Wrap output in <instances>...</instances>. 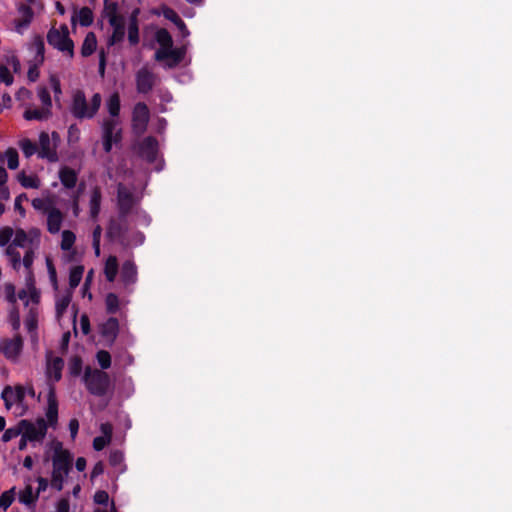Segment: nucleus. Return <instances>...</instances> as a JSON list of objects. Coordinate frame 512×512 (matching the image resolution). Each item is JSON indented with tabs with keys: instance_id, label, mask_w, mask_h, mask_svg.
I'll list each match as a JSON object with an SVG mask.
<instances>
[{
	"instance_id": "obj_1",
	"label": "nucleus",
	"mask_w": 512,
	"mask_h": 512,
	"mask_svg": "<svg viewBox=\"0 0 512 512\" xmlns=\"http://www.w3.org/2000/svg\"><path fill=\"white\" fill-rule=\"evenodd\" d=\"M41 243V231L37 227L27 230L15 229V236L5 250L6 256L14 270L18 271L23 265L28 272L31 270L35 253Z\"/></svg>"
},
{
	"instance_id": "obj_2",
	"label": "nucleus",
	"mask_w": 512,
	"mask_h": 512,
	"mask_svg": "<svg viewBox=\"0 0 512 512\" xmlns=\"http://www.w3.org/2000/svg\"><path fill=\"white\" fill-rule=\"evenodd\" d=\"M50 449L52 455L50 460L52 462V472L50 485L57 491H61L64 486V482L73 465L72 453L63 447V444L59 441L51 443Z\"/></svg>"
},
{
	"instance_id": "obj_3",
	"label": "nucleus",
	"mask_w": 512,
	"mask_h": 512,
	"mask_svg": "<svg viewBox=\"0 0 512 512\" xmlns=\"http://www.w3.org/2000/svg\"><path fill=\"white\" fill-rule=\"evenodd\" d=\"M155 40L159 45L155 52L156 61L162 62L166 68H173L182 62L186 49L185 47L174 48L172 36L166 29H158L155 32Z\"/></svg>"
},
{
	"instance_id": "obj_4",
	"label": "nucleus",
	"mask_w": 512,
	"mask_h": 512,
	"mask_svg": "<svg viewBox=\"0 0 512 512\" xmlns=\"http://www.w3.org/2000/svg\"><path fill=\"white\" fill-rule=\"evenodd\" d=\"M101 95L95 93L88 102L82 90H76L72 95L71 113L78 119L93 118L101 105Z\"/></svg>"
},
{
	"instance_id": "obj_5",
	"label": "nucleus",
	"mask_w": 512,
	"mask_h": 512,
	"mask_svg": "<svg viewBox=\"0 0 512 512\" xmlns=\"http://www.w3.org/2000/svg\"><path fill=\"white\" fill-rule=\"evenodd\" d=\"M86 389L95 396H104L111 388L109 375L96 368L86 367L83 374Z\"/></svg>"
},
{
	"instance_id": "obj_6",
	"label": "nucleus",
	"mask_w": 512,
	"mask_h": 512,
	"mask_svg": "<svg viewBox=\"0 0 512 512\" xmlns=\"http://www.w3.org/2000/svg\"><path fill=\"white\" fill-rule=\"evenodd\" d=\"M2 399L5 407L12 410L16 416H22L26 413L28 405L25 402L24 386H7L2 392Z\"/></svg>"
},
{
	"instance_id": "obj_7",
	"label": "nucleus",
	"mask_w": 512,
	"mask_h": 512,
	"mask_svg": "<svg viewBox=\"0 0 512 512\" xmlns=\"http://www.w3.org/2000/svg\"><path fill=\"white\" fill-rule=\"evenodd\" d=\"M49 45L66 54L70 58L74 55V43L69 37V29L63 24L60 27H52L47 34Z\"/></svg>"
},
{
	"instance_id": "obj_8",
	"label": "nucleus",
	"mask_w": 512,
	"mask_h": 512,
	"mask_svg": "<svg viewBox=\"0 0 512 512\" xmlns=\"http://www.w3.org/2000/svg\"><path fill=\"white\" fill-rule=\"evenodd\" d=\"M59 141L60 137L57 132H52L51 135L41 132L38 142V156L49 162L58 161L57 147Z\"/></svg>"
},
{
	"instance_id": "obj_9",
	"label": "nucleus",
	"mask_w": 512,
	"mask_h": 512,
	"mask_svg": "<svg viewBox=\"0 0 512 512\" xmlns=\"http://www.w3.org/2000/svg\"><path fill=\"white\" fill-rule=\"evenodd\" d=\"M137 92L147 94L158 84L159 77L149 67L143 66L135 74Z\"/></svg>"
},
{
	"instance_id": "obj_10",
	"label": "nucleus",
	"mask_w": 512,
	"mask_h": 512,
	"mask_svg": "<svg viewBox=\"0 0 512 512\" xmlns=\"http://www.w3.org/2000/svg\"><path fill=\"white\" fill-rule=\"evenodd\" d=\"M103 147L106 152H110L112 145L121 139V128L118 119L110 118L103 122Z\"/></svg>"
},
{
	"instance_id": "obj_11",
	"label": "nucleus",
	"mask_w": 512,
	"mask_h": 512,
	"mask_svg": "<svg viewBox=\"0 0 512 512\" xmlns=\"http://www.w3.org/2000/svg\"><path fill=\"white\" fill-rule=\"evenodd\" d=\"M23 340L20 335H15L13 338L2 340L0 344V352L11 362H17L22 353Z\"/></svg>"
},
{
	"instance_id": "obj_12",
	"label": "nucleus",
	"mask_w": 512,
	"mask_h": 512,
	"mask_svg": "<svg viewBox=\"0 0 512 512\" xmlns=\"http://www.w3.org/2000/svg\"><path fill=\"white\" fill-rule=\"evenodd\" d=\"M150 119V111L148 106L145 103L139 102L137 103L132 112V127L133 130L142 134L147 128L148 122Z\"/></svg>"
},
{
	"instance_id": "obj_13",
	"label": "nucleus",
	"mask_w": 512,
	"mask_h": 512,
	"mask_svg": "<svg viewBox=\"0 0 512 512\" xmlns=\"http://www.w3.org/2000/svg\"><path fill=\"white\" fill-rule=\"evenodd\" d=\"M22 433L26 435L29 441H42L47 433V423L44 419H38L35 423L26 420L21 421Z\"/></svg>"
},
{
	"instance_id": "obj_14",
	"label": "nucleus",
	"mask_w": 512,
	"mask_h": 512,
	"mask_svg": "<svg viewBox=\"0 0 512 512\" xmlns=\"http://www.w3.org/2000/svg\"><path fill=\"white\" fill-rule=\"evenodd\" d=\"M64 361L60 357H49L46 365V377L48 386L54 387V384L61 379Z\"/></svg>"
},
{
	"instance_id": "obj_15",
	"label": "nucleus",
	"mask_w": 512,
	"mask_h": 512,
	"mask_svg": "<svg viewBox=\"0 0 512 512\" xmlns=\"http://www.w3.org/2000/svg\"><path fill=\"white\" fill-rule=\"evenodd\" d=\"M120 279L125 288L133 286L138 280V271L135 262L131 259L126 260L120 270Z\"/></svg>"
},
{
	"instance_id": "obj_16",
	"label": "nucleus",
	"mask_w": 512,
	"mask_h": 512,
	"mask_svg": "<svg viewBox=\"0 0 512 512\" xmlns=\"http://www.w3.org/2000/svg\"><path fill=\"white\" fill-rule=\"evenodd\" d=\"M46 418L47 426H56L58 421V401L56 398L55 387L52 385L48 388Z\"/></svg>"
},
{
	"instance_id": "obj_17",
	"label": "nucleus",
	"mask_w": 512,
	"mask_h": 512,
	"mask_svg": "<svg viewBox=\"0 0 512 512\" xmlns=\"http://www.w3.org/2000/svg\"><path fill=\"white\" fill-rule=\"evenodd\" d=\"M136 203V198L133 192L124 186L123 184L118 185V205L122 214H127L131 211L132 207Z\"/></svg>"
},
{
	"instance_id": "obj_18",
	"label": "nucleus",
	"mask_w": 512,
	"mask_h": 512,
	"mask_svg": "<svg viewBox=\"0 0 512 512\" xmlns=\"http://www.w3.org/2000/svg\"><path fill=\"white\" fill-rule=\"evenodd\" d=\"M46 218V228L50 234H58L62 228L65 214L57 207L50 209Z\"/></svg>"
},
{
	"instance_id": "obj_19",
	"label": "nucleus",
	"mask_w": 512,
	"mask_h": 512,
	"mask_svg": "<svg viewBox=\"0 0 512 512\" xmlns=\"http://www.w3.org/2000/svg\"><path fill=\"white\" fill-rule=\"evenodd\" d=\"M139 152L147 161H155L158 153V142L153 137L145 138L140 144Z\"/></svg>"
},
{
	"instance_id": "obj_20",
	"label": "nucleus",
	"mask_w": 512,
	"mask_h": 512,
	"mask_svg": "<svg viewBox=\"0 0 512 512\" xmlns=\"http://www.w3.org/2000/svg\"><path fill=\"white\" fill-rule=\"evenodd\" d=\"M109 24L113 28V33L109 39V44L115 45L124 39L125 19H124V17L111 16Z\"/></svg>"
},
{
	"instance_id": "obj_21",
	"label": "nucleus",
	"mask_w": 512,
	"mask_h": 512,
	"mask_svg": "<svg viewBox=\"0 0 512 512\" xmlns=\"http://www.w3.org/2000/svg\"><path fill=\"white\" fill-rule=\"evenodd\" d=\"M58 177L66 189H74L78 182V172L69 166H62L58 171Z\"/></svg>"
},
{
	"instance_id": "obj_22",
	"label": "nucleus",
	"mask_w": 512,
	"mask_h": 512,
	"mask_svg": "<svg viewBox=\"0 0 512 512\" xmlns=\"http://www.w3.org/2000/svg\"><path fill=\"white\" fill-rule=\"evenodd\" d=\"M39 310L36 306L29 308L28 314L24 320L25 328L30 334L33 342L37 341V326H38Z\"/></svg>"
},
{
	"instance_id": "obj_23",
	"label": "nucleus",
	"mask_w": 512,
	"mask_h": 512,
	"mask_svg": "<svg viewBox=\"0 0 512 512\" xmlns=\"http://www.w3.org/2000/svg\"><path fill=\"white\" fill-rule=\"evenodd\" d=\"M73 292L71 290H66L63 293H58L55 300V309H56V316L58 319H60L64 313L66 312L67 308L69 307L72 299Z\"/></svg>"
},
{
	"instance_id": "obj_24",
	"label": "nucleus",
	"mask_w": 512,
	"mask_h": 512,
	"mask_svg": "<svg viewBox=\"0 0 512 512\" xmlns=\"http://www.w3.org/2000/svg\"><path fill=\"white\" fill-rule=\"evenodd\" d=\"M101 198L100 188L97 186L93 187L89 193V213L92 219H96L99 215Z\"/></svg>"
},
{
	"instance_id": "obj_25",
	"label": "nucleus",
	"mask_w": 512,
	"mask_h": 512,
	"mask_svg": "<svg viewBox=\"0 0 512 512\" xmlns=\"http://www.w3.org/2000/svg\"><path fill=\"white\" fill-rule=\"evenodd\" d=\"M119 331V322L116 318H109L101 326V335L112 342L117 337Z\"/></svg>"
},
{
	"instance_id": "obj_26",
	"label": "nucleus",
	"mask_w": 512,
	"mask_h": 512,
	"mask_svg": "<svg viewBox=\"0 0 512 512\" xmlns=\"http://www.w3.org/2000/svg\"><path fill=\"white\" fill-rule=\"evenodd\" d=\"M18 296L26 306H29V308L31 306L38 307L40 295L34 286L28 285L26 289L19 292Z\"/></svg>"
},
{
	"instance_id": "obj_27",
	"label": "nucleus",
	"mask_w": 512,
	"mask_h": 512,
	"mask_svg": "<svg viewBox=\"0 0 512 512\" xmlns=\"http://www.w3.org/2000/svg\"><path fill=\"white\" fill-rule=\"evenodd\" d=\"M119 271L118 259L114 255H110L104 263V275L108 282H114Z\"/></svg>"
},
{
	"instance_id": "obj_28",
	"label": "nucleus",
	"mask_w": 512,
	"mask_h": 512,
	"mask_svg": "<svg viewBox=\"0 0 512 512\" xmlns=\"http://www.w3.org/2000/svg\"><path fill=\"white\" fill-rule=\"evenodd\" d=\"M51 115H52V111L41 106L40 108H32V107L27 108L23 114V117L28 121H31V120L44 121V120L49 119L51 117Z\"/></svg>"
},
{
	"instance_id": "obj_29",
	"label": "nucleus",
	"mask_w": 512,
	"mask_h": 512,
	"mask_svg": "<svg viewBox=\"0 0 512 512\" xmlns=\"http://www.w3.org/2000/svg\"><path fill=\"white\" fill-rule=\"evenodd\" d=\"M127 304L126 301L119 298L115 293H108L105 297L106 311L110 314H116L120 311L122 306Z\"/></svg>"
},
{
	"instance_id": "obj_30",
	"label": "nucleus",
	"mask_w": 512,
	"mask_h": 512,
	"mask_svg": "<svg viewBox=\"0 0 512 512\" xmlns=\"http://www.w3.org/2000/svg\"><path fill=\"white\" fill-rule=\"evenodd\" d=\"M33 18V12L29 7H25L22 10V17L16 19L14 21L15 31L19 34L24 33V31L29 27Z\"/></svg>"
},
{
	"instance_id": "obj_31",
	"label": "nucleus",
	"mask_w": 512,
	"mask_h": 512,
	"mask_svg": "<svg viewBox=\"0 0 512 512\" xmlns=\"http://www.w3.org/2000/svg\"><path fill=\"white\" fill-rule=\"evenodd\" d=\"M17 180L21 186L26 189H38L41 185V181L38 176L35 174H26L23 171L17 175Z\"/></svg>"
},
{
	"instance_id": "obj_32",
	"label": "nucleus",
	"mask_w": 512,
	"mask_h": 512,
	"mask_svg": "<svg viewBox=\"0 0 512 512\" xmlns=\"http://www.w3.org/2000/svg\"><path fill=\"white\" fill-rule=\"evenodd\" d=\"M6 160L7 167L10 170H15L19 166V155L15 148H8L4 153H0V161Z\"/></svg>"
},
{
	"instance_id": "obj_33",
	"label": "nucleus",
	"mask_w": 512,
	"mask_h": 512,
	"mask_svg": "<svg viewBox=\"0 0 512 512\" xmlns=\"http://www.w3.org/2000/svg\"><path fill=\"white\" fill-rule=\"evenodd\" d=\"M72 22H78L81 26L87 27L93 22V13L90 8H81L75 16L72 17Z\"/></svg>"
},
{
	"instance_id": "obj_34",
	"label": "nucleus",
	"mask_w": 512,
	"mask_h": 512,
	"mask_svg": "<svg viewBox=\"0 0 512 512\" xmlns=\"http://www.w3.org/2000/svg\"><path fill=\"white\" fill-rule=\"evenodd\" d=\"M32 207L43 214H47L50 209H53L54 203L50 196L35 198L31 202Z\"/></svg>"
},
{
	"instance_id": "obj_35",
	"label": "nucleus",
	"mask_w": 512,
	"mask_h": 512,
	"mask_svg": "<svg viewBox=\"0 0 512 512\" xmlns=\"http://www.w3.org/2000/svg\"><path fill=\"white\" fill-rule=\"evenodd\" d=\"M97 47V39L93 32L87 33V35L84 38L82 47H81V54L84 57L90 56Z\"/></svg>"
},
{
	"instance_id": "obj_36",
	"label": "nucleus",
	"mask_w": 512,
	"mask_h": 512,
	"mask_svg": "<svg viewBox=\"0 0 512 512\" xmlns=\"http://www.w3.org/2000/svg\"><path fill=\"white\" fill-rule=\"evenodd\" d=\"M128 40L131 45H136L139 42L137 12H135L130 18V22L128 25Z\"/></svg>"
},
{
	"instance_id": "obj_37",
	"label": "nucleus",
	"mask_w": 512,
	"mask_h": 512,
	"mask_svg": "<svg viewBox=\"0 0 512 512\" xmlns=\"http://www.w3.org/2000/svg\"><path fill=\"white\" fill-rule=\"evenodd\" d=\"M109 463L120 473H123L126 470V466L124 464V454L119 450L111 451L109 456Z\"/></svg>"
},
{
	"instance_id": "obj_38",
	"label": "nucleus",
	"mask_w": 512,
	"mask_h": 512,
	"mask_svg": "<svg viewBox=\"0 0 512 512\" xmlns=\"http://www.w3.org/2000/svg\"><path fill=\"white\" fill-rule=\"evenodd\" d=\"M8 173L3 166H0V200H9L10 190L7 185Z\"/></svg>"
},
{
	"instance_id": "obj_39",
	"label": "nucleus",
	"mask_w": 512,
	"mask_h": 512,
	"mask_svg": "<svg viewBox=\"0 0 512 512\" xmlns=\"http://www.w3.org/2000/svg\"><path fill=\"white\" fill-rule=\"evenodd\" d=\"M84 273V267L83 266H75L70 270L69 273V286L72 292L73 289H75L79 283L81 282V279L83 277Z\"/></svg>"
},
{
	"instance_id": "obj_40",
	"label": "nucleus",
	"mask_w": 512,
	"mask_h": 512,
	"mask_svg": "<svg viewBox=\"0 0 512 512\" xmlns=\"http://www.w3.org/2000/svg\"><path fill=\"white\" fill-rule=\"evenodd\" d=\"M38 493H34L31 485H27L24 490L19 493V501L27 506L36 502Z\"/></svg>"
},
{
	"instance_id": "obj_41",
	"label": "nucleus",
	"mask_w": 512,
	"mask_h": 512,
	"mask_svg": "<svg viewBox=\"0 0 512 512\" xmlns=\"http://www.w3.org/2000/svg\"><path fill=\"white\" fill-rule=\"evenodd\" d=\"M107 109L111 118L117 119L120 112V98L118 93H113L107 100Z\"/></svg>"
},
{
	"instance_id": "obj_42",
	"label": "nucleus",
	"mask_w": 512,
	"mask_h": 512,
	"mask_svg": "<svg viewBox=\"0 0 512 512\" xmlns=\"http://www.w3.org/2000/svg\"><path fill=\"white\" fill-rule=\"evenodd\" d=\"M76 235L70 230H64L61 234L60 247L63 251H70L75 243Z\"/></svg>"
},
{
	"instance_id": "obj_43",
	"label": "nucleus",
	"mask_w": 512,
	"mask_h": 512,
	"mask_svg": "<svg viewBox=\"0 0 512 512\" xmlns=\"http://www.w3.org/2000/svg\"><path fill=\"white\" fill-rule=\"evenodd\" d=\"M19 147L26 158H30L36 152L38 153V146L27 138L19 141Z\"/></svg>"
},
{
	"instance_id": "obj_44",
	"label": "nucleus",
	"mask_w": 512,
	"mask_h": 512,
	"mask_svg": "<svg viewBox=\"0 0 512 512\" xmlns=\"http://www.w3.org/2000/svg\"><path fill=\"white\" fill-rule=\"evenodd\" d=\"M81 192H82V186H80L78 188L77 191L73 192L70 196V203H69V206L72 210V213L75 217H78L81 213V208H80V195H81Z\"/></svg>"
},
{
	"instance_id": "obj_45",
	"label": "nucleus",
	"mask_w": 512,
	"mask_h": 512,
	"mask_svg": "<svg viewBox=\"0 0 512 512\" xmlns=\"http://www.w3.org/2000/svg\"><path fill=\"white\" fill-rule=\"evenodd\" d=\"M96 360L102 371L110 368L112 363L111 355L106 350H99L96 353Z\"/></svg>"
},
{
	"instance_id": "obj_46",
	"label": "nucleus",
	"mask_w": 512,
	"mask_h": 512,
	"mask_svg": "<svg viewBox=\"0 0 512 512\" xmlns=\"http://www.w3.org/2000/svg\"><path fill=\"white\" fill-rule=\"evenodd\" d=\"M15 236V229L11 227H4L0 229V247H8Z\"/></svg>"
},
{
	"instance_id": "obj_47",
	"label": "nucleus",
	"mask_w": 512,
	"mask_h": 512,
	"mask_svg": "<svg viewBox=\"0 0 512 512\" xmlns=\"http://www.w3.org/2000/svg\"><path fill=\"white\" fill-rule=\"evenodd\" d=\"M38 98L41 102V106L52 111V100L50 96V92L45 87H39L37 91Z\"/></svg>"
},
{
	"instance_id": "obj_48",
	"label": "nucleus",
	"mask_w": 512,
	"mask_h": 512,
	"mask_svg": "<svg viewBox=\"0 0 512 512\" xmlns=\"http://www.w3.org/2000/svg\"><path fill=\"white\" fill-rule=\"evenodd\" d=\"M15 498V487L5 491L0 496V508L4 511L8 509V507L12 504Z\"/></svg>"
},
{
	"instance_id": "obj_49",
	"label": "nucleus",
	"mask_w": 512,
	"mask_h": 512,
	"mask_svg": "<svg viewBox=\"0 0 512 512\" xmlns=\"http://www.w3.org/2000/svg\"><path fill=\"white\" fill-rule=\"evenodd\" d=\"M23 429L21 427V422L17 427L7 429L2 435L3 442H9L10 440L16 438L22 433Z\"/></svg>"
},
{
	"instance_id": "obj_50",
	"label": "nucleus",
	"mask_w": 512,
	"mask_h": 512,
	"mask_svg": "<svg viewBox=\"0 0 512 512\" xmlns=\"http://www.w3.org/2000/svg\"><path fill=\"white\" fill-rule=\"evenodd\" d=\"M161 14L169 21L173 22L175 25H177L182 19L179 17V15L171 8L167 6H163L161 8Z\"/></svg>"
},
{
	"instance_id": "obj_51",
	"label": "nucleus",
	"mask_w": 512,
	"mask_h": 512,
	"mask_svg": "<svg viewBox=\"0 0 512 512\" xmlns=\"http://www.w3.org/2000/svg\"><path fill=\"white\" fill-rule=\"evenodd\" d=\"M117 9H118L117 3L112 2L111 0H108L107 2L105 1V13H106V17L108 18V22H110L111 16L123 17L122 15H120L118 13Z\"/></svg>"
},
{
	"instance_id": "obj_52",
	"label": "nucleus",
	"mask_w": 512,
	"mask_h": 512,
	"mask_svg": "<svg viewBox=\"0 0 512 512\" xmlns=\"http://www.w3.org/2000/svg\"><path fill=\"white\" fill-rule=\"evenodd\" d=\"M13 80V75L9 69L4 65H0V83H4L9 86L13 83Z\"/></svg>"
},
{
	"instance_id": "obj_53",
	"label": "nucleus",
	"mask_w": 512,
	"mask_h": 512,
	"mask_svg": "<svg viewBox=\"0 0 512 512\" xmlns=\"http://www.w3.org/2000/svg\"><path fill=\"white\" fill-rule=\"evenodd\" d=\"M111 442L110 439H108L107 437H104V436H98V437H95L94 440H93V448L96 450V451H101L102 449L105 448V446H107L109 443Z\"/></svg>"
},
{
	"instance_id": "obj_54",
	"label": "nucleus",
	"mask_w": 512,
	"mask_h": 512,
	"mask_svg": "<svg viewBox=\"0 0 512 512\" xmlns=\"http://www.w3.org/2000/svg\"><path fill=\"white\" fill-rule=\"evenodd\" d=\"M94 502L98 505H107L109 502V494L104 490L97 491L94 495Z\"/></svg>"
},
{
	"instance_id": "obj_55",
	"label": "nucleus",
	"mask_w": 512,
	"mask_h": 512,
	"mask_svg": "<svg viewBox=\"0 0 512 512\" xmlns=\"http://www.w3.org/2000/svg\"><path fill=\"white\" fill-rule=\"evenodd\" d=\"M9 321L14 330H18L20 327V316L17 310H12L9 314Z\"/></svg>"
},
{
	"instance_id": "obj_56",
	"label": "nucleus",
	"mask_w": 512,
	"mask_h": 512,
	"mask_svg": "<svg viewBox=\"0 0 512 512\" xmlns=\"http://www.w3.org/2000/svg\"><path fill=\"white\" fill-rule=\"evenodd\" d=\"M15 96L18 101L24 102L31 99L32 93L30 90L22 87L17 91Z\"/></svg>"
},
{
	"instance_id": "obj_57",
	"label": "nucleus",
	"mask_w": 512,
	"mask_h": 512,
	"mask_svg": "<svg viewBox=\"0 0 512 512\" xmlns=\"http://www.w3.org/2000/svg\"><path fill=\"white\" fill-rule=\"evenodd\" d=\"M100 431L102 433L101 436L107 437L108 439H112L113 427L109 423H102L100 426Z\"/></svg>"
},
{
	"instance_id": "obj_58",
	"label": "nucleus",
	"mask_w": 512,
	"mask_h": 512,
	"mask_svg": "<svg viewBox=\"0 0 512 512\" xmlns=\"http://www.w3.org/2000/svg\"><path fill=\"white\" fill-rule=\"evenodd\" d=\"M70 505L67 499H61L57 502L55 512H69Z\"/></svg>"
},
{
	"instance_id": "obj_59",
	"label": "nucleus",
	"mask_w": 512,
	"mask_h": 512,
	"mask_svg": "<svg viewBox=\"0 0 512 512\" xmlns=\"http://www.w3.org/2000/svg\"><path fill=\"white\" fill-rule=\"evenodd\" d=\"M69 430L71 434L72 440H74L77 436L79 430V422L77 419H71L69 422Z\"/></svg>"
},
{
	"instance_id": "obj_60",
	"label": "nucleus",
	"mask_w": 512,
	"mask_h": 512,
	"mask_svg": "<svg viewBox=\"0 0 512 512\" xmlns=\"http://www.w3.org/2000/svg\"><path fill=\"white\" fill-rule=\"evenodd\" d=\"M158 93H159V97L161 98L162 101H164V102L172 101V94L168 90L159 89Z\"/></svg>"
},
{
	"instance_id": "obj_61",
	"label": "nucleus",
	"mask_w": 512,
	"mask_h": 512,
	"mask_svg": "<svg viewBox=\"0 0 512 512\" xmlns=\"http://www.w3.org/2000/svg\"><path fill=\"white\" fill-rule=\"evenodd\" d=\"M104 471V466L101 462H98L95 464V466L93 467V470L91 472V477L92 478H95L99 475H101Z\"/></svg>"
},
{
	"instance_id": "obj_62",
	"label": "nucleus",
	"mask_w": 512,
	"mask_h": 512,
	"mask_svg": "<svg viewBox=\"0 0 512 512\" xmlns=\"http://www.w3.org/2000/svg\"><path fill=\"white\" fill-rule=\"evenodd\" d=\"M37 482H38V491H37L38 494L42 491H45L49 485L48 480L43 477H38Z\"/></svg>"
},
{
	"instance_id": "obj_63",
	"label": "nucleus",
	"mask_w": 512,
	"mask_h": 512,
	"mask_svg": "<svg viewBox=\"0 0 512 512\" xmlns=\"http://www.w3.org/2000/svg\"><path fill=\"white\" fill-rule=\"evenodd\" d=\"M176 27L179 29L182 37L186 38L190 35L189 30L187 29L185 23L182 20L176 25Z\"/></svg>"
},
{
	"instance_id": "obj_64",
	"label": "nucleus",
	"mask_w": 512,
	"mask_h": 512,
	"mask_svg": "<svg viewBox=\"0 0 512 512\" xmlns=\"http://www.w3.org/2000/svg\"><path fill=\"white\" fill-rule=\"evenodd\" d=\"M75 467L79 472H82L86 468V459L84 457H78L75 463Z\"/></svg>"
}]
</instances>
